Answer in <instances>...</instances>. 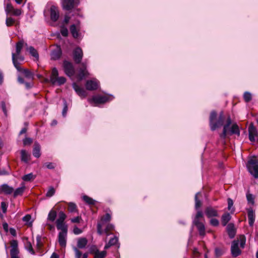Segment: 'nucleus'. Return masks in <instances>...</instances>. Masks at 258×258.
Wrapping results in <instances>:
<instances>
[{
    "label": "nucleus",
    "mask_w": 258,
    "mask_h": 258,
    "mask_svg": "<svg viewBox=\"0 0 258 258\" xmlns=\"http://www.w3.org/2000/svg\"><path fill=\"white\" fill-rule=\"evenodd\" d=\"M209 120L211 130L213 131H215L223 125L224 121L223 114L221 113L218 117L216 112L212 111L210 113Z\"/></svg>",
    "instance_id": "1"
},
{
    "label": "nucleus",
    "mask_w": 258,
    "mask_h": 258,
    "mask_svg": "<svg viewBox=\"0 0 258 258\" xmlns=\"http://www.w3.org/2000/svg\"><path fill=\"white\" fill-rule=\"evenodd\" d=\"M232 121L230 117H229L226 121V123L223 126V130L222 133L220 135V137L221 138L225 139L227 134H229L230 135L232 134H236L238 136L240 135V131L239 130L238 126L237 124L234 123L232 125L229 132H228V129L229 125L231 124Z\"/></svg>",
    "instance_id": "2"
},
{
    "label": "nucleus",
    "mask_w": 258,
    "mask_h": 258,
    "mask_svg": "<svg viewBox=\"0 0 258 258\" xmlns=\"http://www.w3.org/2000/svg\"><path fill=\"white\" fill-rule=\"evenodd\" d=\"M246 167L249 172L255 178H258V159L254 157L250 158L247 162Z\"/></svg>",
    "instance_id": "3"
},
{
    "label": "nucleus",
    "mask_w": 258,
    "mask_h": 258,
    "mask_svg": "<svg viewBox=\"0 0 258 258\" xmlns=\"http://www.w3.org/2000/svg\"><path fill=\"white\" fill-rule=\"evenodd\" d=\"M111 220V214L110 213H106L101 217L97 225V232L98 234L102 235L103 233L104 226L105 224L110 223Z\"/></svg>",
    "instance_id": "4"
},
{
    "label": "nucleus",
    "mask_w": 258,
    "mask_h": 258,
    "mask_svg": "<svg viewBox=\"0 0 258 258\" xmlns=\"http://www.w3.org/2000/svg\"><path fill=\"white\" fill-rule=\"evenodd\" d=\"M87 62H86L81 63V67L79 68L77 75V78L79 81H81L89 76L90 74L87 70Z\"/></svg>",
    "instance_id": "5"
},
{
    "label": "nucleus",
    "mask_w": 258,
    "mask_h": 258,
    "mask_svg": "<svg viewBox=\"0 0 258 258\" xmlns=\"http://www.w3.org/2000/svg\"><path fill=\"white\" fill-rule=\"evenodd\" d=\"M67 217L64 212L61 211L58 214V218L56 221L57 229L68 228V226L65 224L64 221Z\"/></svg>",
    "instance_id": "6"
},
{
    "label": "nucleus",
    "mask_w": 258,
    "mask_h": 258,
    "mask_svg": "<svg viewBox=\"0 0 258 258\" xmlns=\"http://www.w3.org/2000/svg\"><path fill=\"white\" fill-rule=\"evenodd\" d=\"M63 68L65 74L69 77H73L75 74V69L73 64L68 61L64 60L63 62Z\"/></svg>",
    "instance_id": "7"
},
{
    "label": "nucleus",
    "mask_w": 258,
    "mask_h": 258,
    "mask_svg": "<svg viewBox=\"0 0 258 258\" xmlns=\"http://www.w3.org/2000/svg\"><path fill=\"white\" fill-rule=\"evenodd\" d=\"M11 249L10 254L11 258H20L18 254L19 250L18 249V243L16 240H12L10 241Z\"/></svg>",
    "instance_id": "8"
},
{
    "label": "nucleus",
    "mask_w": 258,
    "mask_h": 258,
    "mask_svg": "<svg viewBox=\"0 0 258 258\" xmlns=\"http://www.w3.org/2000/svg\"><path fill=\"white\" fill-rule=\"evenodd\" d=\"M88 100L91 104H101L106 102L108 101V97L105 96L96 95L88 99Z\"/></svg>",
    "instance_id": "9"
},
{
    "label": "nucleus",
    "mask_w": 258,
    "mask_h": 258,
    "mask_svg": "<svg viewBox=\"0 0 258 258\" xmlns=\"http://www.w3.org/2000/svg\"><path fill=\"white\" fill-rule=\"evenodd\" d=\"M5 11L7 14L15 16H19L22 13V10L21 9H15L11 3L7 4L5 8Z\"/></svg>",
    "instance_id": "10"
},
{
    "label": "nucleus",
    "mask_w": 258,
    "mask_h": 258,
    "mask_svg": "<svg viewBox=\"0 0 258 258\" xmlns=\"http://www.w3.org/2000/svg\"><path fill=\"white\" fill-rule=\"evenodd\" d=\"M60 230L58 234V242L59 245L62 247H65L67 243V236L68 228L59 229Z\"/></svg>",
    "instance_id": "11"
},
{
    "label": "nucleus",
    "mask_w": 258,
    "mask_h": 258,
    "mask_svg": "<svg viewBox=\"0 0 258 258\" xmlns=\"http://www.w3.org/2000/svg\"><path fill=\"white\" fill-rule=\"evenodd\" d=\"M83 52L80 47L76 48L73 51V59L76 63H80L82 59Z\"/></svg>",
    "instance_id": "12"
},
{
    "label": "nucleus",
    "mask_w": 258,
    "mask_h": 258,
    "mask_svg": "<svg viewBox=\"0 0 258 258\" xmlns=\"http://www.w3.org/2000/svg\"><path fill=\"white\" fill-rule=\"evenodd\" d=\"M239 240H234L231 244V251L233 256L236 257L241 253V250L238 247Z\"/></svg>",
    "instance_id": "13"
},
{
    "label": "nucleus",
    "mask_w": 258,
    "mask_h": 258,
    "mask_svg": "<svg viewBox=\"0 0 258 258\" xmlns=\"http://www.w3.org/2000/svg\"><path fill=\"white\" fill-rule=\"evenodd\" d=\"M249 139L251 142L255 141V138L258 136L257 130L253 125V123H251L248 127Z\"/></svg>",
    "instance_id": "14"
},
{
    "label": "nucleus",
    "mask_w": 258,
    "mask_h": 258,
    "mask_svg": "<svg viewBox=\"0 0 258 258\" xmlns=\"http://www.w3.org/2000/svg\"><path fill=\"white\" fill-rule=\"evenodd\" d=\"M86 88L89 91L96 90L98 89V82L96 79L88 80L86 83Z\"/></svg>",
    "instance_id": "15"
},
{
    "label": "nucleus",
    "mask_w": 258,
    "mask_h": 258,
    "mask_svg": "<svg viewBox=\"0 0 258 258\" xmlns=\"http://www.w3.org/2000/svg\"><path fill=\"white\" fill-rule=\"evenodd\" d=\"M24 59V57L21 55L20 54L18 55L17 53H12L13 63L18 71H20V66L18 60L23 61Z\"/></svg>",
    "instance_id": "16"
},
{
    "label": "nucleus",
    "mask_w": 258,
    "mask_h": 258,
    "mask_svg": "<svg viewBox=\"0 0 258 258\" xmlns=\"http://www.w3.org/2000/svg\"><path fill=\"white\" fill-rule=\"evenodd\" d=\"M75 6V0H62V7L63 9L70 11Z\"/></svg>",
    "instance_id": "17"
},
{
    "label": "nucleus",
    "mask_w": 258,
    "mask_h": 258,
    "mask_svg": "<svg viewBox=\"0 0 258 258\" xmlns=\"http://www.w3.org/2000/svg\"><path fill=\"white\" fill-rule=\"evenodd\" d=\"M205 212L207 217L209 218L219 216L218 211L210 206L206 208Z\"/></svg>",
    "instance_id": "18"
},
{
    "label": "nucleus",
    "mask_w": 258,
    "mask_h": 258,
    "mask_svg": "<svg viewBox=\"0 0 258 258\" xmlns=\"http://www.w3.org/2000/svg\"><path fill=\"white\" fill-rule=\"evenodd\" d=\"M80 29V24L79 22H78L76 24H73L70 26V31L74 38H78Z\"/></svg>",
    "instance_id": "19"
},
{
    "label": "nucleus",
    "mask_w": 258,
    "mask_h": 258,
    "mask_svg": "<svg viewBox=\"0 0 258 258\" xmlns=\"http://www.w3.org/2000/svg\"><path fill=\"white\" fill-rule=\"evenodd\" d=\"M51 20L54 22H56L59 18V13L57 7L52 6L50 10Z\"/></svg>",
    "instance_id": "20"
},
{
    "label": "nucleus",
    "mask_w": 258,
    "mask_h": 258,
    "mask_svg": "<svg viewBox=\"0 0 258 258\" xmlns=\"http://www.w3.org/2000/svg\"><path fill=\"white\" fill-rule=\"evenodd\" d=\"M73 87L74 89L76 92V93L80 96L83 98H85L87 96V94L86 91L84 90V89L79 86L76 83H74L73 84Z\"/></svg>",
    "instance_id": "21"
},
{
    "label": "nucleus",
    "mask_w": 258,
    "mask_h": 258,
    "mask_svg": "<svg viewBox=\"0 0 258 258\" xmlns=\"http://www.w3.org/2000/svg\"><path fill=\"white\" fill-rule=\"evenodd\" d=\"M194 223L197 227L199 234L203 237L206 234L204 224L202 222L198 221H194Z\"/></svg>",
    "instance_id": "22"
},
{
    "label": "nucleus",
    "mask_w": 258,
    "mask_h": 258,
    "mask_svg": "<svg viewBox=\"0 0 258 258\" xmlns=\"http://www.w3.org/2000/svg\"><path fill=\"white\" fill-rule=\"evenodd\" d=\"M248 223L250 226H252L255 220V213L252 208L247 209Z\"/></svg>",
    "instance_id": "23"
},
{
    "label": "nucleus",
    "mask_w": 258,
    "mask_h": 258,
    "mask_svg": "<svg viewBox=\"0 0 258 258\" xmlns=\"http://www.w3.org/2000/svg\"><path fill=\"white\" fill-rule=\"evenodd\" d=\"M14 191V188L7 184H4L0 186V194L4 193L10 195Z\"/></svg>",
    "instance_id": "24"
},
{
    "label": "nucleus",
    "mask_w": 258,
    "mask_h": 258,
    "mask_svg": "<svg viewBox=\"0 0 258 258\" xmlns=\"http://www.w3.org/2000/svg\"><path fill=\"white\" fill-rule=\"evenodd\" d=\"M226 229L229 237L230 238H233L235 236L236 233L234 225L233 223H229L227 225Z\"/></svg>",
    "instance_id": "25"
},
{
    "label": "nucleus",
    "mask_w": 258,
    "mask_h": 258,
    "mask_svg": "<svg viewBox=\"0 0 258 258\" xmlns=\"http://www.w3.org/2000/svg\"><path fill=\"white\" fill-rule=\"evenodd\" d=\"M114 229V226L111 223L105 224L103 227V233H105L106 236L111 234V231Z\"/></svg>",
    "instance_id": "26"
},
{
    "label": "nucleus",
    "mask_w": 258,
    "mask_h": 258,
    "mask_svg": "<svg viewBox=\"0 0 258 258\" xmlns=\"http://www.w3.org/2000/svg\"><path fill=\"white\" fill-rule=\"evenodd\" d=\"M58 77V72L57 70L54 68L52 69L51 74L50 78V82L53 85H55V82H56V79Z\"/></svg>",
    "instance_id": "27"
},
{
    "label": "nucleus",
    "mask_w": 258,
    "mask_h": 258,
    "mask_svg": "<svg viewBox=\"0 0 258 258\" xmlns=\"http://www.w3.org/2000/svg\"><path fill=\"white\" fill-rule=\"evenodd\" d=\"M33 155L36 158H39L41 156L40 146L37 142H35L34 144Z\"/></svg>",
    "instance_id": "28"
},
{
    "label": "nucleus",
    "mask_w": 258,
    "mask_h": 258,
    "mask_svg": "<svg viewBox=\"0 0 258 258\" xmlns=\"http://www.w3.org/2000/svg\"><path fill=\"white\" fill-rule=\"evenodd\" d=\"M21 160L25 163H27L30 159V154L26 150H22L21 151Z\"/></svg>",
    "instance_id": "29"
},
{
    "label": "nucleus",
    "mask_w": 258,
    "mask_h": 258,
    "mask_svg": "<svg viewBox=\"0 0 258 258\" xmlns=\"http://www.w3.org/2000/svg\"><path fill=\"white\" fill-rule=\"evenodd\" d=\"M231 216L228 213H224L221 217V222L223 226H226L230 220Z\"/></svg>",
    "instance_id": "30"
},
{
    "label": "nucleus",
    "mask_w": 258,
    "mask_h": 258,
    "mask_svg": "<svg viewBox=\"0 0 258 258\" xmlns=\"http://www.w3.org/2000/svg\"><path fill=\"white\" fill-rule=\"evenodd\" d=\"M68 210L71 213H78L77 206L74 203L70 202L68 203Z\"/></svg>",
    "instance_id": "31"
},
{
    "label": "nucleus",
    "mask_w": 258,
    "mask_h": 258,
    "mask_svg": "<svg viewBox=\"0 0 258 258\" xmlns=\"http://www.w3.org/2000/svg\"><path fill=\"white\" fill-rule=\"evenodd\" d=\"M61 55V51L60 48H57L51 53V57L52 59L56 60L60 58Z\"/></svg>",
    "instance_id": "32"
},
{
    "label": "nucleus",
    "mask_w": 258,
    "mask_h": 258,
    "mask_svg": "<svg viewBox=\"0 0 258 258\" xmlns=\"http://www.w3.org/2000/svg\"><path fill=\"white\" fill-rule=\"evenodd\" d=\"M19 71L21 72L24 75V76L26 78H27L28 79H31L32 80H33L34 75L33 73H32L31 72H30L28 70L26 69H22L20 68V71Z\"/></svg>",
    "instance_id": "33"
},
{
    "label": "nucleus",
    "mask_w": 258,
    "mask_h": 258,
    "mask_svg": "<svg viewBox=\"0 0 258 258\" xmlns=\"http://www.w3.org/2000/svg\"><path fill=\"white\" fill-rule=\"evenodd\" d=\"M88 243L87 239L85 237H82L78 239L77 241V246L79 248H85Z\"/></svg>",
    "instance_id": "34"
},
{
    "label": "nucleus",
    "mask_w": 258,
    "mask_h": 258,
    "mask_svg": "<svg viewBox=\"0 0 258 258\" xmlns=\"http://www.w3.org/2000/svg\"><path fill=\"white\" fill-rule=\"evenodd\" d=\"M118 241V238L116 236H114V237L111 238L109 242L106 244L104 246L105 249H108L109 247L112 245H114L117 243Z\"/></svg>",
    "instance_id": "35"
},
{
    "label": "nucleus",
    "mask_w": 258,
    "mask_h": 258,
    "mask_svg": "<svg viewBox=\"0 0 258 258\" xmlns=\"http://www.w3.org/2000/svg\"><path fill=\"white\" fill-rule=\"evenodd\" d=\"M106 255V251L103 250L99 251L97 250L94 253V258H104Z\"/></svg>",
    "instance_id": "36"
},
{
    "label": "nucleus",
    "mask_w": 258,
    "mask_h": 258,
    "mask_svg": "<svg viewBox=\"0 0 258 258\" xmlns=\"http://www.w3.org/2000/svg\"><path fill=\"white\" fill-rule=\"evenodd\" d=\"M56 217V212L54 210H51L48 215L47 220L53 222Z\"/></svg>",
    "instance_id": "37"
},
{
    "label": "nucleus",
    "mask_w": 258,
    "mask_h": 258,
    "mask_svg": "<svg viewBox=\"0 0 258 258\" xmlns=\"http://www.w3.org/2000/svg\"><path fill=\"white\" fill-rule=\"evenodd\" d=\"M83 199L84 202L88 205H94L96 203V201L94 200L87 196H84L83 197Z\"/></svg>",
    "instance_id": "38"
},
{
    "label": "nucleus",
    "mask_w": 258,
    "mask_h": 258,
    "mask_svg": "<svg viewBox=\"0 0 258 258\" xmlns=\"http://www.w3.org/2000/svg\"><path fill=\"white\" fill-rule=\"evenodd\" d=\"M24 43L23 41H20L16 43V53L17 54L19 55L21 52V50L23 47Z\"/></svg>",
    "instance_id": "39"
},
{
    "label": "nucleus",
    "mask_w": 258,
    "mask_h": 258,
    "mask_svg": "<svg viewBox=\"0 0 258 258\" xmlns=\"http://www.w3.org/2000/svg\"><path fill=\"white\" fill-rule=\"evenodd\" d=\"M25 188V186L23 185L22 186L17 188L14 191V197L15 198L18 196L22 195L24 191Z\"/></svg>",
    "instance_id": "40"
},
{
    "label": "nucleus",
    "mask_w": 258,
    "mask_h": 258,
    "mask_svg": "<svg viewBox=\"0 0 258 258\" xmlns=\"http://www.w3.org/2000/svg\"><path fill=\"white\" fill-rule=\"evenodd\" d=\"M35 178V176L33 174V173H29L28 174L25 175L22 177V179L25 181H30Z\"/></svg>",
    "instance_id": "41"
},
{
    "label": "nucleus",
    "mask_w": 258,
    "mask_h": 258,
    "mask_svg": "<svg viewBox=\"0 0 258 258\" xmlns=\"http://www.w3.org/2000/svg\"><path fill=\"white\" fill-rule=\"evenodd\" d=\"M28 50L29 51L30 53L34 57L38 58L39 55L37 50L32 46H30L28 48Z\"/></svg>",
    "instance_id": "42"
},
{
    "label": "nucleus",
    "mask_w": 258,
    "mask_h": 258,
    "mask_svg": "<svg viewBox=\"0 0 258 258\" xmlns=\"http://www.w3.org/2000/svg\"><path fill=\"white\" fill-rule=\"evenodd\" d=\"M55 193V189L53 186H50L48 188V190L46 194V197L47 198H50L53 196Z\"/></svg>",
    "instance_id": "43"
},
{
    "label": "nucleus",
    "mask_w": 258,
    "mask_h": 258,
    "mask_svg": "<svg viewBox=\"0 0 258 258\" xmlns=\"http://www.w3.org/2000/svg\"><path fill=\"white\" fill-rule=\"evenodd\" d=\"M66 82V79L64 77H58L56 82H55V85H61L64 84Z\"/></svg>",
    "instance_id": "44"
},
{
    "label": "nucleus",
    "mask_w": 258,
    "mask_h": 258,
    "mask_svg": "<svg viewBox=\"0 0 258 258\" xmlns=\"http://www.w3.org/2000/svg\"><path fill=\"white\" fill-rule=\"evenodd\" d=\"M15 23V20L12 17H8L6 19V24L8 27L13 25Z\"/></svg>",
    "instance_id": "45"
},
{
    "label": "nucleus",
    "mask_w": 258,
    "mask_h": 258,
    "mask_svg": "<svg viewBox=\"0 0 258 258\" xmlns=\"http://www.w3.org/2000/svg\"><path fill=\"white\" fill-rule=\"evenodd\" d=\"M243 98L245 102H249L252 99L251 93L248 92H245L243 94Z\"/></svg>",
    "instance_id": "46"
},
{
    "label": "nucleus",
    "mask_w": 258,
    "mask_h": 258,
    "mask_svg": "<svg viewBox=\"0 0 258 258\" xmlns=\"http://www.w3.org/2000/svg\"><path fill=\"white\" fill-rule=\"evenodd\" d=\"M26 248L31 253L34 254V251L33 249L32 245L30 241H27L25 243Z\"/></svg>",
    "instance_id": "47"
},
{
    "label": "nucleus",
    "mask_w": 258,
    "mask_h": 258,
    "mask_svg": "<svg viewBox=\"0 0 258 258\" xmlns=\"http://www.w3.org/2000/svg\"><path fill=\"white\" fill-rule=\"evenodd\" d=\"M224 251L219 248H216L215 249V254L216 257L221 256L223 253Z\"/></svg>",
    "instance_id": "48"
},
{
    "label": "nucleus",
    "mask_w": 258,
    "mask_h": 258,
    "mask_svg": "<svg viewBox=\"0 0 258 258\" xmlns=\"http://www.w3.org/2000/svg\"><path fill=\"white\" fill-rule=\"evenodd\" d=\"M60 33L63 36L67 37L68 35V30L65 26H61Z\"/></svg>",
    "instance_id": "49"
},
{
    "label": "nucleus",
    "mask_w": 258,
    "mask_h": 258,
    "mask_svg": "<svg viewBox=\"0 0 258 258\" xmlns=\"http://www.w3.org/2000/svg\"><path fill=\"white\" fill-rule=\"evenodd\" d=\"M239 242H240V246L243 248L245 244V237L244 235H240L239 238Z\"/></svg>",
    "instance_id": "50"
},
{
    "label": "nucleus",
    "mask_w": 258,
    "mask_h": 258,
    "mask_svg": "<svg viewBox=\"0 0 258 258\" xmlns=\"http://www.w3.org/2000/svg\"><path fill=\"white\" fill-rule=\"evenodd\" d=\"M246 198H247V200L249 203L251 204V205L254 204V198H253L252 195L250 194H247Z\"/></svg>",
    "instance_id": "51"
},
{
    "label": "nucleus",
    "mask_w": 258,
    "mask_h": 258,
    "mask_svg": "<svg viewBox=\"0 0 258 258\" xmlns=\"http://www.w3.org/2000/svg\"><path fill=\"white\" fill-rule=\"evenodd\" d=\"M199 194V193H198L195 196V202H196L195 207H196V209L200 208L202 204L200 200H199L198 199V196Z\"/></svg>",
    "instance_id": "52"
},
{
    "label": "nucleus",
    "mask_w": 258,
    "mask_h": 258,
    "mask_svg": "<svg viewBox=\"0 0 258 258\" xmlns=\"http://www.w3.org/2000/svg\"><path fill=\"white\" fill-rule=\"evenodd\" d=\"M210 223L212 226H218L219 224V222L216 219L212 218L210 221Z\"/></svg>",
    "instance_id": "53"
},
{
    "label": "nucleus",
    "mask_w": 258,
    "mask_h": 258,
    "mask_svg": "<svg viewBox=\"0 0 258 258\" xmlns=\"http://www.w3.org/2000/svg\"><path fill=\"white\" fill-rule=\"evenodd\" d=\"M32 139H31L30 138H26L23 140V144H24V145H25V146L30 145L32 144Z\"/></svg>",
    "instance_id": "54"
},
{
    "label": "nucleus",
    "mask_w": 258,
    "mask_h": 258,
    "mask_svg": "<svg viewBox=\"0 0 258 258\" xmlns=\"http://www.w3.org/2000/svg\"><path fill=\"white\" fill-rule=\"evenodd\" d=\"M74 250L75 252L76 258H81L82 256V252L77 247L74 248Z\"/></svg>",
    "instance_id": "55"
},
{
    "label": "nucleus",
    "mask_w": 258,
    "mask_h": 258,
    "mask_svg": "<svg viewBox=\"0 0 258 258\" xmlns=\"http://www.w3.org/2000/svg\"><path fill=\"white\" fill-rule=\"evenodd\" d=\"M82 220L81 217L77 216L71 219V221L74 223H79Z\"/></svg>",
    "instance_id": "56"
},
{
    "label": "nucleus",
    "mask_w": 258,
    "mask_h": 258,
    "mask_svg": "<svg viewBox=\"0 0 258 258\" xmlns=\"http://www.w3.org/2000/svg\"><path fill=\"white\" fill-rule=\"evenodd\" d=\"M67 111H68L67 103V102L66 101H64V106H63V108L62 112V114L63 116L64 117L66 116Z\"/></svg>",
    "instance_id": "57"
},
{
    "label": "nucleus",
    "mask_w": 258,
    "mask_h": 258,
    "mask_svg": "<svg viewBox=\"0 0 258 258\" xmlns=\"http://www.w3.org/2000/svg\"><path fill=\"white\" fill-rule=\"evenodd\" d=\"M45 166L49 169H53L55 168V164L52 162H46L45 164Z\"/></svg>",
    "instance_id": "58"
},
{
    "label": "nucleus",
    "mask_w": 258,
    "mask_h": 258,
    "mask_svg": "<svg viewBox=\"0 0 258 258\" xmlns=\"http://www.w3.org/2000/svg\"><path fill=\"white\" fill-rule=\"evenodd\" d=\"M203 216V213L201 211H199L197 212V214H196V217L194 219V221H200V220L199 219L200 218H202Z\"/></svg>",
    "instance_id": "59"
},
{
    "label": "nucleus",
    "mask_w": 258,
    "mask_h": 258,
    "mask_svg": "<svg viewBox=\"0 0 258 258\" xmlns=\"http://www.w3.org/2000/svg\"><path fill=\"white\" fill-rule=\"evenodd\" d=\"M8 205L6 203L3 202L1 203V208L4 213H6L7 210Z\"/></svg>",
    "instance_id": "60"
},
{
    "label": "nucleus",
    "mask_w": 258,
    "mask_h": 258,
    "mask_svg": "<svg viewBox=\"0 0 258 258\" xmlns=\"http://www.w3.org/2000/svg\"><path fill=\"white\" fill-rule=\"evenodd\" d=\"M233 201L229 198L228 199V209L230 211V210H232V211H234L233 209L232 210L231 209V208L233 206Z\"/></svg>",
    "instance_id": "61"
},
{
    "label": "nucleus",
    "mask_w": 258,
    "mask_h": 258,
    "mask_svg": "<svg viewBox=\"0 0 258 258\" xmlns=\"http://www.w3.org/2000/svg\"><path fill=\"white\" fill-rule=\"evenodd\" d=\"M73 232L75 234L78 235L82 233V230L77 226H75L74 228Z\"/></svg>",
    "instance_id": "62"
},
{
    "label": "nucleus",
    "mask_w": 258,
    "mask_h": 258,
    "mask_svg": "<svg viewBox=\"0 0 258 258\" xmlns=\"http://www.w3.org/2000/svg\"><path fill=\"white\" fill-rule=\"evenodd\" d=\"M31 219V216L30 215H27L23 218V220L25 222H29Z\"/></svg>",
    "instance_id": "63"
},
{
    "label": "nucleus",
    "mask_w": 258,
    "mask_h": 258,
    "mask_svg": "<svg viewBox=\"0 0 258 258\" xmlns=\"http://www.w3.org/2000/svg\"><path fill=\"white\" fill-rule=\"evenodd\" d=\"M70 19V17H69L68 15H66L63 20V23L65 24H67L69 22Z\"/></svg>",
    "instance_id": "64"
}]
</instances>
